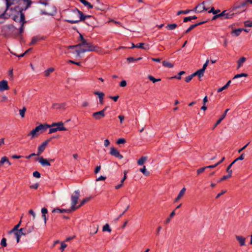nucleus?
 I'll list each match as a JSON object with an SVG mask.
<instances>
[{"instance_id": "f257e3e1", "label": "nucleus", "mask_w": 252, "mask_h": 252, "mask_svg": "<svg viewBox=\"0 0 252 252\" xmlns=\"http://www.w3.org/2000/svg\"><path fill=\"white\" fill-rule=\"evenodd\" d=\"M23 1L24 2H26V5L25 6H20V5H17L14 7H9L8 11L9 10L10 12H8V11H7V14H8V17H7L6 18V20L8 19L10 17L12 16L13 19L15 22H18L20 23L21 26L20 27L19 30L21 33L24 32V25L26 22L25 19L24 14L22 12V11L27 9L28 7L30 6L32 3V1L30 0H23Z\"/></svg>"}, {"instance_id": "f03ea898", "label": "nucleus", "mask_w": 252, "mask_h": 252, "mask_svg": "<svg viewBox=\"0 0 252 252\" xmlns=\"http://www.w3.org/2000/svg\"><path fill=\"white\" fill-rule=\"evenodd\" d=\"M67 49L70 50L69 52L74 54L76 57H80L82 53L86 52L95 51L98 52L100 51L99 47L94 45L91 43L87 42V41L80 42L76 45L69 46Z\"/></svg>"}, {"instance_id": "7ed1b4c3", "label": "nucleus", "mask_w": 252, "mask_h": 252, "mask_svg": "<svg viewBox=\"0 0 252 252\" xmlns=\"http://www.w3.org/2000/svg\"><path fill=\"white\" fill-rule=\"evenodd\" d=\"M90 17L89 15H84L82 12L75 8L67 12L66 17L67 19H65V21L71 24H74L84 20L86 17Z\"/></svg>"}, {"instance_id": "20e7f679", "label": "nucleus", "mask_w": 252, "mask_h": 252, "mask_svg": "<svg viewBox=\"0 0 252 252\" xmlns=\"http://www.w3.org/2000/svg\"><path fill=\"white\" fill-rule=\"evenodd\" d=\"M50 126L48 125H40L35 127V128L33 129L28 134V136L30 137L31 139L34 138L35 137L38 136L40 133L45 131L47 128Z\"/></svg>"}, {"instance_id": "39448f33", "label": "nucleus", "mask_w": 252, "mask_h": 252, "mask_svg": "<svg viewBox=\"0 0 252 252\" xmlns=\"http://www.w3.org/2000/svg\"><path fill=\"white\" fill-rule=\"evenodd\" d=\"M244 154H242L239 157L235 159L231 163H230L226 168V172L228 173V175L223 176L218 181V182H220L228 178H230L232 176V170L231 169V168L233 164H234V162H237L238 160H243L244 159Z\"/></svg>"}, {"instance_id": "423d86ee", "label": "nucleus", "mask_w": 252, "mask_h": 252, "mask_svg": "<svg viewBox=\"0 0 252 252\" xmlns=\"http://www.w3.org/2000/svg\"><path fill=\"white\" fill-rule=\"evenodd\" d=\"M6 1V7L5 9L2 10V14H0V24L3 23L6 20L8 14H7V11H8L9 7L12 5H13V3H11V0H5Z\"/></svg>"}, {"instance_id": "0eeeda50", "label": "nucleus", "mask_w": 252, "mask_h": 252, "mask_svg": "<svg viewBox=\"0 0 252 252\" xmlns=\"http://www.w3.org/2000/svg\"><path fill=\"white\" fill-rule=\"evenodd\" d=\"M80 196V191L79 190H75L74 192L71 195V210H74L78 208V207H75L77 204L78 200Z\"/></svg>"}, {"instance_id": "6e6552de", "label": "nucleus", "mask_w": 252, "mask_h": 252, "mask_svg": "<svg viewBox=\"0 0 252 252\" xmlns=\"http://www.w3.org/2000/svg\"><path fill=\"white\" fill-rule=\"evenodd\" d=\"M47 7L44 10H41V14L48 15H52L56 12V8L55 6L53 5H48Z\"/></svg>"}, {"instance_id": "1a4fd4ad", "label": "nucleus", "mask_w": 252, "mask_h": 252, "mask_svg": "<svg viewBox=\"0 0 252 252\" xmlns=\"http://www.w3.org/2000/svg\"><path fill=\"white\" fill-rule=\"evenodd\" d=\"M208 65V64H204L203 67L201 69L197 70L196 71L191 74V76L192 78L194 77L195 76H197L199 79L200 80V78L203 76L204 71L205 69H206V67Z\"/></svg>"}, {"instance_id": "9d476101", "label": "nucleus", "mask_w": 252, "mask_h": 252, "mask_svg": "<svg viewBox=\"0 0 252 252\" xmlns=\"http://www.w3.org/2000/svg\"><path fill=\"white\" fill-rule=\"evenodd\" d=\"M232 8L230 9V10H224L221 13H220V17L225 16L226 19H231L235 15V14L232 11Z\"/></svg>"}, {"instance_id": "9b49d317", "label": "nucleus", "mask_w": 252, "mask_h": 252, "mask_svg": "<svg viewBox=\"0 0 252 252\" xmlns=\"http://www.w3.org/2000/svg\"><path fill=\"white\" fill-rule=\"evenodd\" d=\"M105 109H103L101 111L93 113L92 116L96 120H99L103 118L105 116Z\"/></svg>"}, {"instance_id": "f8f14e48", "label": "nucleus", "mask_w": 252, "mask_h": 252, "mask_svg": "<svg viewBox=\"0 0 252 252\" xmlns=\"http://www.w3.org/2000/svg\"><path fill=\"white\" fill-rule=\"evenodd\" d=\"M23 228L24 229V235H27L33 231L34 229V226L32 223L28 222L27 223L25 228Z\"/></svg>"}, {"instance_id": "ddd939ff", "label": "nucleus", "mask_w": 252, "mask_h": 252, "mask_svg": "<svg viewBox=\"0 0 252 252\" xmlns=\"http://www.w3.org/2000/svg\"><path fill=\"white\" fill-rule=\"evenodd\" d=\"M249 3L252 4V0H245L241 2L239 4H235L233 7H232V10H236V9L243 7L247 5Z\"/></svg>"}, {"instance_id": "4468645a", "label": "nucleus", "mask_w": 252, "mask_h": 252, "mask_svg": "<svg viewBox=\"0 0 252 252\" xmlns=\"http://www.w3.org/2000/svg\"><path fill=\"white\" fill-rule=\"evenodd\" d=\"M50 126L49 127H57L58 128H60L59 131H65L67 130V129L66 127H65L63 126V123L62 122H60L58 123H54L51 125H49Z\"/></svg>"}, {"instance_id": "2eb2a0df", "label": "nucleus", "mask_w": 252, "mask_h": 252, "mask_svg": "<svg viewBox=\"0 0 252 252\" xmlns=\"http://www.w3.org/2000/svg\"><path fill=\"white\" fill-rule=\"evenodd\" d=\"M48 142L49 140H46L43 142L40 146H39V147H38L36 156H39L43 152L46 146H47Z\"/></svg>"}, {"instance_id": "dca6fc26", "label": "nucleus", "mask_w": 252, "mask_h": 252, "mask_svg": "<svg viewBox=\"0 0 252 252\" xmlns=\"http://www.w3.org/2000/svg\"><path fill=\"white\" fill-rule=\"evenodd\" d=\"M205 2L203 1L202 3L198 4L193 11H197L198 12H202L203 11H206L208 10V8H207L205 5Z\"/></svg>"}, {"instance_id": "f3484780", "label": "nucleus", "mask_w": 252, "mask_h": 252, "mask_svg": "<svg viewBox=\"0 0 252 252\" xmlns=\"http://www.w3.org/2000/svg\"><path fill=\"white\" fill-rule=\"evenodd\" d=\"M110 154L114 157H116L119 159H122L123 158V156L121 155L119 152L115 148L111 147L110 148Z\"/></svg>"}, {"instance_id": "a211bd4d", "label": "nucleus", "mask_w": 252, "mask_h": 252, "mask_svg": "<svg viewBox=\"0 0 252 252\" xmlns=\"http://www.w3.org/2000/svg\"><path fill=\"white\" fill-rule=\"evenodd\" d=\"M24 229L23 228H21L19 230L13 232L14 233V234H15V237H16L17 243L19 242L20 239L22 235H24Z\"/></svg>"}, {"instance_id": "6ab92c4d", "label": "nucleus", "mask_w": 252, "mask_h": 252, "mask_svg": "<svg viewBox=\"0 0 252 252\" xmlns=\"http://www.w3.org/2000/svg\"><path fill=\"white\" fill-rule=\"evenodd\" d=\"M8 82L6 80H3L0 81V92H3L9 89Z\"/></svg>"}, {"instance_id": "aec40b11", "label": "nucleus", "mask_w": 252, "mask_h": 252, "mask_svg": "<svg viewBox=\"0 0 252 252\" xmlns=\"http://www.w3.org/2000/svg\"><path fill=\"white\" fill-rule=\"evenodd\" d=\"M38 161L40 163V164L43 166H50L51 164L49 160H48L46 158H43L42 157H40L38 158Z\"/></svg>"}, {"instance_id": "412c9836", "label": "nucleus", "mask_w": 252, "mask_h": 252, "mask_svg": "<svg viewBox=\"0 0 252 252\" xmlns=\"http://www.w3.org/2000/svg\"><path fill=\"white\" fill-rule=\"evenodd\" d=\"M98 229L97 225L92 224L90 226V233L91 235H94L97 233Z\"/></svg>"}, {"instance_id": "4be33fe9", "label": "nucleus", "mask_w": 252, "mask_h": 252, "mask_svg": "<svg viewBox=\"0 0 252 252\" xmlns=\"http://www.w3.org/2000/svg\"><path fill=\"white\" fill-rule=\"evenodd\" d=\"M235 238H236V240L238 241V242L239 243L240 245L241 246H245L246 239L244 237H243L241 236L236 235Z\"/></svg>"}, {"instance_id": "5701e85b", "label": "nucleus", "mask_w": 252, "mask_h": 252, "mask_svg": "<svg viewBox=\"0 0 252 252\" xmlns=\"http://www.w3.org/2000/svg\"><path fill=\"white\" fill-rule=\"evenodd\" d=\"M229 110V109H227L225 110L224 114L222 115V116L220 117V118L217 121L216 123L214 125V127H213V129H214L218 125H219L222 120L225 117L226 115L227 112Z\"/></svg>"}, {"instance_id": "b1692460", "label": "nucleus", "mask_w": 252, "mask_h": 252, "mask_svg": "<svg viewBox=\"0 0 252 252\" xmlns=\"http://www.w3.org/2000/svg\"><path fill=\"white\" fill-rule=\"evenodd\" d=\"M186 190V189L185 188H183L180 191L179 194L178 195L177 197L175 199L174 202H177L179 200L181 199V198L184 196V195L185 193V191Z\"/></svg>"}, {"instance_id": "393cba45", "label": "nucleus", "mask_w": 252, "mask_h": 252, "mask_svg": "<svg viewBox=\"0 0 252 252\" xmlns=\"http://www.w3.org/2000/svg\"><path fill=\"white\" fill-rule=\"evenodd\" d=\"M161 60L160 58H143V62L145 63H151L153 62H159Z\"/></svg>"}, {"instance_id": "a878e982", "label": "nucleus", "mask_w": 252, "mask_h": 252, "mask_svg": "<svg viewBox=\"0 0 252 252\" xmlns=\"http://www.w3.org/2000/svg\"><path fill=\"white\" fill-rule=\"evenodd\" d=\"M242 32V28H239V29H237L236 30H233L231 32V34L232 36H238L240 34V33Z\"/></svg>"}, {"instance_id": "bb28decb", "label": "nucleus", "mask_w": 252, "mask_h": 252, "mask_svg": "<svg viewBox=\"0 0 252 252\" xmlns=\"http://www.w3.org/2000/svg\"><path fill=\"white\" fill-rule=\"evenodd\" d=\"M135 47L139 48H141L144 49L145 50H148L149 49V47L148 45L142 43H140L135 45Z\"/></svg>"}, {"instance_id": "cd10ccee", "label": "nucleus", "mask_w": 252, "mask_h": 252, "mask_svg": "<svg viewBox=\"0 0 252 252\" xmlns=\"http://www.w3.org/2000/svg\"><path fill=\"white\" fill-rule=\"evenodd\" d=\"M127 61L129 62H138L140 61H142L143 62V58L139 57V58H133V57H129L127 58Z\"/></svg>"}, {"instance_id": "c85d7f7f", "label": "nucleus", "mask_w": 252, "mask_h": 252, "mask_svg": "<svg viewBox=\"0 0 252 252\" xmlns=\"http://www.w3.org/2000/svg\"><path fill=\"white\" fill-rule=\"evenodd\" d=\"M55 70V68L53 67H50L45 70L44 71V75L46 77H48L50 75V74L52 73Z\"/></svg>"}, {"instance_id": "c756f323", "label": "nucleus", "mask_w": 252, "mask_h": 252, "mask_svg": "<svg viewBox=\"0 0 252 252\" xmlns=\"http://www.w3.org/2000/svg\"><path fill=\"white\" fill-rule=\"evenodd\" d=\"M186 73L185 71H180L177 75L174 76H173V77H171L170 78V79H178V80H180L181 79V76L182 75H184Z\"/></svg>"}, {"instance_id": "7c9ffc66", "label": "nucleus", "mask_w": 252, "mask_h": 252, "mask_svg": "<svg viewBox=\"0 0 252 252\" xmlns=\"http://www.w3.org/2000/svg\"><path fill=\"white\" fill-rule=\"evenodd\" d=\"M69 212H70V211L69 210L60 209L59 208H55V209H53L52 211L53 213H60Z\"/></svg>"}, {"instance_id": "2f4dec72", "label": "nucleus", "mask_w": 252, "mask_h": 252, "mask_svg": "<svg viewBox=\"0 0 252 252\" xmlns=\"http://www.w3.org/2000/svg\"><path fill=\"white\" fill-rule=\"evenodd\" d=\"M40 40V38L39 36H33L32 38V40L30 43V45H34V44H35L37 42H38Z\"/></svg>"}, {"instance_id": "473e14b6", "label": "nucleus", "mask_w": 252, "mask_h": 252, "mask_svg": "<svg viewBox=\"0 0 252 252\" xmlns=\"http://www.w3.org/2000/svg\"><path fill=\"white\" fill-rule=\"evenodd\" d=\"M79 1L85 6H87L89 8H92L93 7V5L86 0H79Z\"/></svg>"}, {"instance_id": "72a5a7b5", "label": "nucleus", "mask_w": 252, "mask_h": 252, "mask_svg": "<svg viewBox=\"0 0 252 252\" xmlns=\"http://www.w3.org/2000/svg\"><path fill=\"white\" fill-rule=\"evenodd\" d=\"M177 27L176 24H168L166 26V28L169 30H174Z\"/></svg>"}, {"instance_id": "f704fd0d", "label": "nucleus", "mask_w": 252, "mask_h": 252, "mask_svg": "<svg viewBox=\"0 0 252 252\" xmlns=\"http://www.w3.org/2000/svg\"><path fill=\"white\" fill-rule=\"evenodd\" d=\"M92 199V197L91 196H89V197H86L84 199H83L82 201L80 203V204L79 206H78V207H80V206L83 205L84 204H85L86 202L89 201L91 199Z\"/></svg>"}, {"instance_id": "c9c22d12", "label": "nucleus", "mask_w": 252, "mask_h": 252, "mask_svg": "<svg viewBox=\"0 0 252 252\" xmlns=\"http://www.w3.org/2000/svg\"><path fill=\"white\" fill-rule=\"evenodd\" d=\"M147 158L146 157H143L141 158L137 161V163L139 165H143L145 161L147 160Z\"/></svg>"}, {"instance_id": "e433bc0d", "label": "nucleus", "mask_w": 252, "mask_h": 252, "mask_svg": "<svg viewBox=\"0 0 252 252\" xmlns=\"http://www.w3.org/2000/svg\"><path fill=\"white\" fill-rule=\"evenodd\" d=\"M21 222V220H20V222L17 225H16L12 230H11L10 231H9L8 233L11 234L16 231L19 230L18 228L20 225Z\"/></svg>"}, {"instance_id": "4c0bfd02", "label": "nucleus", "mask_w": 252, "mask_h": 252, "mask_svg": "<svg viewBox=\"0 0 252 252\" xmlns=\"http://www.w3.org/2000/svg\"><path fill=\"white\" fill-rule=\"evenodd\" d=\"M6 162H8V158L5 156L2 157L0 160V166H2Z\"/></svg>"}, {"instance_id": "58836bf2", "label": "nucleus", "mask_w": 252, "mask_h": 252, "mask_svg": "<svg viewBox=\"0 0 252 252\" xmlns=\"http://www.w3.org/2000/svg\"><path fill=\"white\" fill-rule=\"evenodd\" d=\"M148 79L152 81L154 83L157 82H158V81H160L161 80V79L160 78H158V79H156L152 75H149L148 76Z\"/></svg>"}, {"instance_id": "ea45409f", "label": "nucleus", "mask_w": 252, "mask_h": 252, "mask_svg": "<svg viewBox=\"0 0 252 252\" xmlns=\"http://www.w3.org/2000/svg\"><path fill=\"white\" fill-rule=\"evenodd\" d=\"M248 75V74L245 73L237 74L234 76L233 79H237V78H240L241 77H247Z\"/></svg>"}, {"instance_id": "a19ab883", "label": "nucleus", "mask_w": 252, "mask_h": 252, "mask_svg": "<svg viewBox=\"0 0 252 252\" xmlns=\"http://www.w3.org/2000/svg\"><path fill=\"white\" fill-rule=\"evenodd\" d=\"M23 2L26 5V2H24L23 0H11V3H13V5L19 3V5L20 6Z\"/></svg>"}, {"instance_id": "79ce46f5", "label": "nucleus", "mask_w": 252, "mask_h": 252, "mask_svg": "<svg viewBox=\"0 0 252 252\" xmlns=\"http://www.w3.org/2000/svg\"><path fill=\"white\" fill-rule=\"evenodd\" d=\"M102 230L103 231H107L108 232H110L111 231V229H110L108 224H106L103 226Z\"/></svg>"}, {"instance_id": "37998d69", "label": "nucleus", "mask_w": 252, "mask_h": 252, "mask_svg": "<svg viewBox=\"0 0 252 252\" xmlns=\"http://www.w3.org/2000/svg\"><path fill=\"white\" fill-rule=\"evenodd\" d=\"M140 171L146 176H148L149 175V172L147 171L145 166H144L143 168H140Z\"/></svg>"}, {"instance_id": "c03bdc74", "label": "nucleus", "mask_w": 252, "mask_h": 252, "mask_svg": "<svg viewBox=\"0 0 252 252\" xmlns=\"http://www.w3.org/2000/svg\"><path fill=\"white\" fill-rule=\"evenodd\" d=\"M26 108L24 107L22 109L19 110V114L22 118H24L25 117V114L26 111Z\"/></svg>"}, {"instance_id": "a18cd8bd", "label": "nucleus", "mask_w": 252, "mask_h": 252, "mask_svg": "<svg viewBox=\"0 0 252 252\" xmlns=\"http://www.w3.org/2000/svg\"><path fill=\"white\" fill-rule=\"evenodd\" d=\"M175 215V211H173L170 214L169 217L168 218H167L166 219V220H165V223L167 224L171 220V218H172Z\"/></svg>"}, {"instance_id": "49530a36", "label": "nucleus", "mask_w": 252, "mask_h": 252, "mask_svg": "<svg viewBox=\"0 0 252 252\" xmlns=\"http://www.w3.org/2000/svg\"><path fill=\"white\" fill-rule=\"evenodd\" d=\"M50 127V128L49 131V133H50V134L56 132V131H59L58 129H60V128H58L57 127H56V126Z\"/></svg>"}, {"instance_id": "de8ad7c7", "label": "nucleus", "mask_w": 252, "mask_h": 252, "mask_svg": "<svg viewBox=\"0 0 252 252\" xmlns=\"http://www.w3.org/2000/svg\"><path fill=\"white\" fill-rule=\"evenodd\" d=\"M96 95H97L99 99H103V96L104 95V93H102V92H94V93Z\"/></svg>"}, {"instance_id": "09e8293b", "label": "nucleus", "mask_w": 252, "mask_h": 252, "mask_svg": "<svg viewBox=\"0 0 252 252\" xmlns=\"http://www.w3.org/2000/svg\"><path fill=\"white\" fill-rule=\"evenodd\" d=\"M97 3L95 5V8L98 9V10H102V4H101L99 3V0H97Z\"/></svg>"}, {"instance_id": "8fccbe9b", "label": "nucleus", "mask_w": 252, "mask_h": 252, "mask_svg": "<svg viewBox=\"0 0 252 252\" xmlns=\"http://www.w3.org/2000/svg\"><path fill=\"white\" fill-rule=\"evenodd\" d=\"M219 12H220V10L219 9L216 10H215L214 7H211V9L208 11L209 13H213L214 14H216Z\"/></svg>"}, {"instance_id": "3c124183", "label": "nucleus", "mask_w": 252, "mask_h": 252, "mask_svg": "<svg viewBox=\"0 0 252 252\" xmlns=\"http://www.w3.org/2000/svg\"><path fill=\"white\" fill-rule=\"evenodd\" d=\"M244 24L245 26H246V27H252V21H245Z\"/></svg>"}, {"instance_id": "603ef678", "label": "nucleus", "mask_w": 252, "mask_h": 252, "mask_svg": "<svg viewBox=\"0 0 252 252\" xmlns=\"http://www.w3.org/2000/svg\"><path fill=\"white\" fill-rule=\"evenodd\" d=\"M196 27V25H191L185 32L184 33H187L189 32L190 31H191L193 29H194L195 27Z\"/></svg>"}, {"instance_id": "864d4df0", "label": "nucleus", "mask_w": 252, "mask_h": 252, "mask_svg": "<svg viewBox=\"0 0 252 252\" xmlns=\"http://www.w3.org/2000/svg\"><path fill=\"white\" fill-rule=\"evenodd\" d=\"M0 245L3 247H6L7 246L6 239L5 238H3L1 239Z\"/></svg>"}, {"instance_id": "5fc2aeb1", "label": "nucleus", "mask_w": 252, "mask_h": 252, "mask_svg": "<svg viewBox=\"0 0 252 252\" xmlns=\"http://www.w3.org/2000/svg\"><path fill=\"white\" fill-rule=\"evenodd\" d=\"M126 141L125 138H120L117 141V144H125L126 143Z\"/></svg>"}, {"instance_id": "6e6d98bb", "label": "nucleus", "mask_w": 252, "mask_h": 252, "mask_svg": "<svg viewBox=\"0 0 252 252\" xmlns=\"http://www.w3.org/2000/svg\"><path fill=\"white\" fill-rule=\"evenodd\" d=\"M190 11V10H180L177 12V15H180L181 14H187Z\"/></svg>"}, {"instance_id": "4d7b16f0", "label": "nucleus", "mask_w": 252, "mask_h": 252, "mask_svg": "<svg viewBox=\"0 0 252 252\" xmlns=\"http://www.w3.org/2000/svg\"><path fill=\"white\" fill-rule=\"evenodd\" d=\"M205 169H206V166L198 169L197 170V174L199 175V174H200L201 173H202V172H203L204 171V170H205Z\"/></svg>"}, {"instance_id": "13d9d810", "label": "nucleus", "mask_w": 252, "mask_h": 252, "mask_svg": "<svg viewBox=\"0 0 252 252\" xmlns=\"http://www.w3.org/2000/svg\"><path fill=\"white\" fill-rule=\"evenodd\" d=\"M33 176L35 178H39L40 177V174L39 172L36 171L33 172Z\"/></svg>"}, {"instance_id": "bf43d9fd", "label": "nucleus", "mask_w": 252, "mask_h": 252, "mask_svg": "<svg viewBox=\"0 0 252 252\" xmlns=\"http://www.w3.org/2000/svg\"><path fill=\"white\" fill-rule=\"evenodd\" d=\"M67 247V245L65 244L63 242L61 243V247L60 248V250L62 252H63L64 250V249Z\"/></svg>"}, {"instance_id": "052dcab7", "label": "nucleus", "mask_w": 252, "mask_h": 252, "mask_svg": "<svg viewBox=\"0 0 252 252\" xmlns=\"http://www.w3.org/2000/svg\"><path fill=\"white\" fill-rule=\"evenodd\" d=\"M246 61V58L245 57H241L240 58L239 60L237 62V63H243Z\"/></svg>"}, {"instance_id": "680f3d73", "label": "nucleus", "mask_w": 252, "mask_h": 252, "mask_svg": "<svg viewBox=\"0 0 252 252\" xmlns=\"http://www.w3.org/2000/svg\"><path fill=\"white\" fill-rule=\"evenodd\" d=\"M49 0H40V3L45 5H47L48 4V1Z\"/></svg>"}, {"instance_id": "e2e57ef3", "label": "nucleus", "mask_w": 252, "mask_h": 252, "mask_svg": "<svg viewBox=\"0 0 252 252\" xmlns=\"http://www.w3.org/2000/svg\"><path fill=\"white\" fill-rule=\"evenodd\" d=\"M29 213L32 215L33 220H34L35 218V214L33 212V211L32 210H30L29 211Z\"/></svg>"}, {"instance_id": "0e129e2a", "label": "nucleus", "mask_w": 252, "mask_h": 252, "mask_svg": "<svg viewBox=\"0 0 252 252\" xmlns=\"http://www.w3.org/2000/svg\"><path fill=\"white\" fill-rule=\"evenodd\" d=\"M120 85L122 87H125L126 85V82L125 80H123L120 82Z\"/></svg>"}, {"instance_id": "69168bd1", "label": "nucleus", "mask_w": 252, "mask_h": 252, "mask_svg": "<svg viewBox=\"0 0 252 252\" xmlns=\"http://www.w3.org/2000/svg\"><path fill=\"white\" fill-rule=\"evenodd\" d=\"M79 40L80 42H84H84L87 41L83 38V35L81 33L79 34Z\"/></svg>"}, {"instance_id": "338daca9", "label": "nucleus", "mask_w": 252, "mask_h": 252, "mask_svg": "<svg viewBox=\"0 0 252 252\" xmlns=\"http://www.w3.org/2000/svg\"><path fill=\"white\" fill-rule=\"evenodd\" d=\"M41 213H42V215H44V214L46 215L48 213V210L46 208H43L41 209Z\"/></svg>"}, {"instance_id": "774afa93", "label": "nucleus", "mask_w": 252, "mask_h": 252, "mask_svg": "<svg viewBox=\"0 0 252 252\" xmlns=\"http://www.w3.org/2000/svg\"><path fill=\"white\" fill-rule=\"evenodd\" d=\"M192 77L191 76V75H189L188 76V77H186L185 78V81L187 82V83H188L192 79Z\"/></svg>"}]
</instances>
